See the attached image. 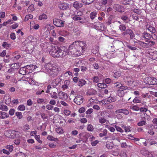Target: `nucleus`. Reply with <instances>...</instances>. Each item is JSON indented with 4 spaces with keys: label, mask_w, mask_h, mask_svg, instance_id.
Wrapping results in <instances>:
<instances>
[{
    "label": "nucleus",
    "mask_w": 157,
    "mask_h": 157,
    "mask_svg": "<svg viewBox=\"0 0 157 157\" xmlns=\"http://www.w3.org/2000/svg\"><path fill=\"white\" fill-rule=\"evenodd\" d=\"M16 157H25V155L22 152L17 153L16 155Z\"/></svg>",
    "instance_id": "nucleus-50"
},
{
    "label": "nucleus",
    "mask_w": 157,
    "mask_h": 157,
    "mask_svg": "<svg viewBox=\"0 0 157 157\" xmlns=\"http://www.w3.org/2000/svg\"><path fill=\"white\" fill-rule=\"evenodd\" d=\"M86 94L88 95H95L97 94V91L93 89H91L88 91Z\"/></svg>",
    "instance_id": "nucleus-17"
},
{
    "label": "nucleus",
    "mask_w": 157,
    "mask_h": 157,
    "mask_svg": "<svg viewBox=\"0 0 157 157\" xmlns=\"http://www.w3.org/2000/svg\"><path fill=\"white\" fill-rule=\"evenodd\" d=\"M75 42H77L79 44L78 45H79V46L81 48H85V46L86 45V43L85 41H79Z\"/></svg>",
    "instance_id": "nucleus-20"
},
{
    "label": "nucleus",
    "mask_w": 157,
    "mask_h": 157,
    "mask_svg": "<svg viewBox=\"0 0 157 157\" xmlns=\"http://www.w3.org/2000/svg\"><path fill=\"white\" fill-rule=\"evenodd\" d=\"M99 121L101 124L104 123L106 121V119L104 118H101L99 119Z\"/></svg>",
    "instance_id": "nucleus-55"
},
{
    "label": "nucleus",
    "mask_w": 157,
    "mask_h": 157,
    "mask_svg": "<svg viewBox=\"0 0 157 157\" xmlns=\"http://www.w3.org/2000/svg\"><path fill=\"white\" fill-rule=\"evenodd\" d=\"M6 149L9 150L10 152H11L13 150V147L12 145H8L6 147Z\"/></svg>",
    "instance_id": "nucleus-47"
},
{
    "label": "nucleus",
    "mask_w": 157,
    "mask_h": 157,
    "mask_svg": "<svg viewBox=\"0 0 157 157\" xmlns=\"http://www.w3.org/2000/svg\"><path fill=\"white\" fill-rule=\"evenodd\" d=\"M58 7L61 10H66L69 8L68 4L65 3H60Z\"/></svg>",
    "instance_id": "nucleus-12"
},
{
    "label": "nucleus",
    "mask_w": 157,
    "mask_h": 157,
    "mask_svg": "<svg viewBox=\"0 0 157 157\" xmlns=\"http://www.w3.org/2000/svg\"><path fill=\"white\" fill-rule=\"evenodd\" d=\"M75 42L72 44L70 45L69 47V51L71 54L76 55V48H75Z\"/></svg>",
    "instance_id": "nucleus-10"
},
{
    "label": "nucleus",
    "mask_w": 157,
    "mask_h": 157,
    "mask_svg": "<svg viewBox=\"0 0 157 157\" xmlns=\"http://www.w3.org/2000/svg\"><path fill=\"white\" fill-rule=\"evenodd\" d=\"M56 131L57 133L61 134H63L64 132V131L61 127H59L56 128Z\"/></svg>",
    "instance_id": "nucleus-24"
},
{
    "label": "nucleus",
    "mask_w": 157,
    "mask_h": 157,
    "mask_svg": "<svg viewBox=\"0 0 157 157\" xmlns=\"http://www.w3.org/2000/svg\"><path fill=\"white\" fill-rule=\"evenodd\" d=\"M113 9L111 7L108 8L105 11V13L109 15H111V11Z\"/></svg>",
    "instance_id": "nucleus-42"
},
{
    "label": "nucleus",
    "mask_w": 157,
    "mask_h": 157,
    "mask_svg": "<svg viewBox=\"0 0 157 157\" xmlns=\"http://www.w3.org/2000/svg\"><path fill=\"white\" fill-rule=\"evenodd\" d=\"M144 82L149 85H154L157 84V79L152 77H147L144 79Z\"/></svg>",
    "instance_id": "nucleus-2"
},
{
    "label": "nucleus",
    "mask_w": 157,
    "mask_h": 157,
    "mask_svg": "<svg viewBox=\"0 0 157 157\" xmlns=\"http://www.w3.org/2000/svg\"><path fill=\"white\" fill-rule=\"evenodd\" d=\"M127 88L128 87L127 86L121 85L119 86L120 89L119 90L124 91V90L127 89Z\"/></svg>",
    "instance_id": "nucleus-54"
},
{
    "label": "nucleus",
    "mask_w": 157,
    "mask_h": 157,
    "mask_svg": "<svg viewBox=\"0 0 157 157\" xmlns=\"http://www.w3.org/2000/svg\"><path fill=\"white\" fill-rule=\"evenodd\" d=\"M62 50L58 46L53 47L51 52V55L53 57H62L63 54H62Z\"/></svg>",
    "instance_id": "nucleus-1"
},
{
    "label": "nucleus",
    "mask_w": 157,
    "mask_h": 157,
    "mask_svg": "<svg viewBox=\"0 0 157 157\" xmlns=\"http://www.w3.org/2000/svg\"><path fill=\"white\" fill-rule=\"evenodd\" d=\"M2 46L3 47L5 48L6 49H7L11 45L10 44H8L6 42H4L2 43Z\"/></svg>",
    "instance_id": "nucleus-33"
},
{
    "label": "nucleus",
    "mask_w": 157,
    "mask_h": 157,
    "mask_svg": "<svg viewBox=\"0 0 157 157\" xmlns=\"http://www.w3.org/2000/svg\"><path fill=\"white\" fill-rule=\"evenodd\" d=\"M56 66L55 65L52 64L50 63H48L46 64L44 67L45 69V71L49 74Z\"/></svg>",
    "instance_id": "nucleus-6"
},
{
    "label": "nucleus",
    "mask_w": 157,
    "mask_h": 157,
    "mask_svg": "<svg viewBox=\"0 0 157 157\" xmlns=\"http://www.w3.org/2000/svg\"><path fill=\"white\" fill-rule=\"evenodd\" d=\"M107 133V130L106 129H105L102 132L100 133L99 136L100 137H102L106 136Z\"/></svg>",
    "instance_id": "nucleus-38"
},
{
    "label": "nucleus",
    "mask_w": 157,
    "mask_h": 157,
    "mask_svg": "<svg viewBox=\"0 0 157 157\" xmlns=\"http://www.w3.org/2000/svg\"><path fill=\"white\" fill-rule=\"evenodd\" d=\"M113 8L116 11L122 13L124 11V7L119 4H114L113 6Z\"/></svg>",
    "instance_id": "nucleus-7"
},
{
    "label": "nucleus",
    "mask_w": 157,
    "mask_h": 157,
    "mask_svg": "<svg viewBox=\"0 0 157 157\" xmlns=\"http://www.w3.org/2000/svg\"><path fill=\"white\" fill-rule=\"evenodd\" d=\"M147 30L151 33H154L156 31L155 28L151 25H147Z\"/></svg>",
    "instance_id": "nucleus-22"
},
{
    "label": "nucleus",
    "mask_w": 157,
    "mask_h": 157,
    "mask_svg": "<svg viewBox=\"0 0 157 157\" xmlns=\"http://www.w3.org/2000/svg\"><path fill=\"white\" fill-rule=\"evenodd\" d=\"M33 15L31 14H29L28 15H27L25 17L24 21H27L29 19L33 18Z\"/></svg>",
    "instance_id": "nucleus-43"
},
{
    "label": "nucleus",
    "mask_w": 157,
    "mask_h": 157,
    "mask_svg": "<svg viewBox=\"0 0 157 157\" xmlns=\"http://www.w3.org/2000/svg\"><path fill=\"white\" fill-rule=\"evenodd\" d=\"M98 87L101 88H105L107 87V85L105 83H98L97 84Z\"/></svg>",
    "instance_id": "nucleus-30"
},
{
    "label": "nucleus",
    "mask_w": 157,
    "mask_h": 157,
    "mask_svg": "<svg viewBox=\"0 0 157 157\" xmlns=\"http://www.w3.org/2000/svg\"><path fill=\"white\" fill-rule=\"evenodd\" d=\"M146 123V121H139V123H138V125L140 126H143L144 125H145Z\"/></svg>",
    "instance_id": "nucleus-57"
},
{
    "label": "nucleus",
    "mask_w": 157,
    "mask_h": 157,
    "mask_svg": "<svg viewBox=\"0 0 157 157\" xmlns=\"http://www.w3.org/2000/svg\"><path fill=\"white\" fill-rule=\"evenodd\" d=\"M83 98L81 95H77L75 98L74 102L78 105H80L83 102Z\"/></svg>",
    "instance_id": "nucleus-9"
},
{
    "label": "nucleus",
    "mask_w": 157,
    "mask_h": 157,
    "mask_svg": "<svg viewBox=\"0 0 157 157\" xmlns=\"http://www.w3.org/2000/svg\"><path fill=\"white\" fill-rule=\"evenodd\" d=\"M87 130L90 132H92L94 130L93 126L91 124H89L87 127Z\"/></svg>",
    "instance_id": "nucleus-45"
},
{
    "label": "nucleus",
    "mask_w": 157,
    "mask_h": 157,
    "mask_svg": "<svg viewBox=\"0 0 157 157\" xmlns=\"http://www.w3.org/2000/svg\"><path fill=\"white\" fill-rule=\"evenodd\" d=\"M119 29L122 32H123L126 29V27L124 24L120 25L119 27Z\"/></svg>",
    "instance_id": "nucleus-32"
},
{
    "label": "nucleus",
    "mask_w": 157,
    "mask_h": 157,
    "mask_svg": "<svg viewBox=\"0 0 157 157\" xmlns=\"http://www.w3.org/2000/svg\"><path fill=\"white\" fill-rule=\"evenodd\" d=\"M142 37L146 39L150 40L152 36L147 32H144L142 34Z\"/></svg>",
    "instance_id": "nucleus-16"
},
{
    "label": "nucleus",
    "mask_w": 157,
    "mask_h": 157,
    "mask_svg": "<svg viewBox=\"0 0 157 157\" xmlns=\"http://www.w3.org/2000/svg\"><path fill=\"white\" fill-rule=\"evenodd\" d=\"M91 142L90 143L91 145L93 146H95L97 145V144L99 143V141L98 140H95L94 141H91Z\"/></svg>",
    "instance_id": "nucleus-49"
},
{
    "label": "nucleus",
    "mask_w": 157,
    "mask_h": 157,
    "mask_svg": "<svg viewBox=\"0 0 157 157\" xmlns=\"http://www.w3.org/2000/svg\"><path fill=\"white\" fill-rule=\"evenodd\" d=\"M65 21L55 18L53 20V23L55 25L58 27H61L64 26Z\"/></svg>",
    "instance_id": "nucleus-4"
},
{
    "label": "nucleus",
    "mask_w": 157,
    "mask_h": 157,
    "mask_svg": "<svg viewBox=\"0 0 157 157\" xmlns=\"http://www.w3.org/2000/svg\"><path fill=\"white\" fill-rule=\"evenodd\" d=\"M72 19L74 21H79L81 19V17H79L78 15H75L72 17Z\"/></svg>",
    "instance_id": "nucleus-48"
},
{
    "label": "nucleus",
    "mask_w": 157,
    "mask_h": 157,
    "mask_svg": "<svg viewBox=\"0 0 157 157\" xmlns=\"http://www.w3.org/2000/svg\"><path fill=\"white\" fill-rule=\"evenodd\" d=\"M18 132H19L18 131L10 129L6 131V133H10L11 138H13L17 137V136L16 135L18 133Z\"/></svg>",
    "instance_id": "nucleus-11"
},
{
    "label": "nucleus",
    "mask_w": 157,
    "mask_h": 157,
    "mask_svg": "<svg viewBox=\"0 0 157 157\" xmlns=\"http://www.w3.org/2000/svg\"><path fill=\"white\" fill-rule=\"evenodd\" d=\"M127 46L129 48V49L132 50H135L137 49V48L136 47H132L129 44L127 45Z\"/></svg>",
    "instance_id": "nucleus-59"
},
{
    "label": "nucleus",
    "mask_w": 157,
    "mask_h": 157,
    "mask_svg": "<svg viewBox=\"0 0 157 157\" xmlns=\"http://www.w3.org/2000/svg\"><path fill=\"white\" fill-rule=\"evenodd\" d=\"M121 19L123 20L124 22H126V21L128 19V17L125 15H123L121 16Z\"/></svg>",
    "instance_id": "nucleus-39"
},
{
    "label": "nucleus",
    "mask_w": 157,
    "mask_h": 157,
    "mask_svg": "<svg viewBox=\"0 0 157 157\" xmlns=\"http://www.w3.org/2000/svg\"><path fill=\"white\" fill-rule=\"evenodd\" d=\"M86 83V81L84 79H80L78 81V85L80 86H82Z\"/></svg>",
    "instance_id": "nucleus-26"
},
{
    "label": "nucleus",
    "mask_w": 157,
    "mask_h": 157,
    "mask_svg": "<svg viewBox=\"0 0 157 157\" xmlns=\"http://www.w3.org/2000/svg\"><path fill=\"white\" fill-rule=\"evenodd\" d=\"M64 113L66 115L69 116L70 115V113H71V112H70V110L66 109L64 111Z\"/></svg>",
    "instance_id": "nucleus-63"
},
{
    "label": "nucleus",
    "mask_w": 157,
    "mask_h": 157,
    "mask_svg": "<svg viewBox=\"0 0 157 157\" xmlns=\"http://www.w3.org/2000/svg\"><path fill=\"white\" fill-rule=\"evenodd\" d=\"M112 1V0H102L101 3L103 5H105L108 2H111Z\"/></svg>",
    "instance_id": "nucleus-51"
},
{
    "label": "nucleus",
    "mask_w": 157,
    "mask_h": 157,
    "mask_svg": "<svg viewBox=\"0 0 157 157\" xmlns=\"http://www.w3.org/2000/svg\"><path fill=\"white\" fill-rule=\"evenodd\" d=\"M26 69L25 67L21 68L19 71V73L23 75H25L26 73Z\"/></svg>",
    "instance_id": "nucleus-18"
},
{
    "label": "nucleus",
    "mask_w": 157,
    "mask_h": 157,
    "mask_svg": "<svg viewBox=\"0 0 157 157\" xmlns=\"http://www.w3.org/2000/svg\"><path fill=\"white\" fill-rule=\"evenodd\" d=\"M16 115L19 119H21L22 117V113L21 112H17L16 113Z\"/></svg>",
    "instance_id": "nucleus-53"
},
{
    "label": "nucleus",
    "mask_w": 157,
    "mask_h": 157,
    "mask_svg": "<svg viewBox=\"0 0 157 157\" xmlns=\"http://www.w3.org/2000/svg\"><path fill=\"white\" fill-rule=\"evenodd\" d=\"M34 6L31 4L29 6L27 9V11L29 12H32L34 10Z\"/></svg>",
    "instance_id": "nucleus-31"
},
{
    "label": "nucleus",
    "mask_w": 157,
    "mask_h": 157,
    "mask_svg": "<svg viewBox=\"0 0 157 157\" xmlns=\"http://www.w3.org/2000/svg\"><path fill=\"white\" fill-rule=\"evenodd\" d=\"M6 50H4L0 54V56L2 57H4L6 56Z\"/></svg>",
    "instance_id": "nucleus-61"
},
{
    "label": "nucleus",
    "mask_w": 157,
    "mask_h": 157,
    "mask_svg": "<svg viewBox=\"0 0 157 157\" xmlns=\"http://www.w3.org/2000/svg\"><path fill=\"white\" fill-rule=\"evenodd\" d=\"M10 37L11 39L14 40L16 38V36L15 35V33H12L10 34Z\"/></svg>",
    "instance_id": "nucleus-62"
},
{
    "label": "nucleus",
    "mask_w": 157,
    "mask_h": 157,
    "mask_svg": "<svg viewBox=\"0 0 157 157\" xmlns=\"http://www.w3.org/2000/svg\"><path fill=\"white\" fill-rule=\"evenodd\" d=\"M83 5L82 2L77 1L75 2L73 4V6L76 10H78Z\"/></svg>",
    "instance_id": "nucleus-13"
},
{
    "label": "nucleus",
    "mask_w": 157,
    "mask_h": 157,
    "mask_svg": "<svg viewBox=\"0 0 157 157\" xmlns=\"http://www.w3.org/2000/svg\"><path fill=\"white\" fill-rule=\"evenodd\" d=\"M94 102H91L88 103L87 105V106L88 107L93 106V108H100L99 106L97 105H94Z\"/></svg>",
    "instance_id": "nucleus-25"
},
{
    "label": "nucleus",
    "mask_w": 157,
    "mask_h": 157,
    "mask_svg": "<svg viewBox=\"0 0 157 157\" xmlns=\"http://www.w3.org/2000/svg\"><path fill=\"white\" fill-rule=\"evenodd\" d=\"M151 56L150 57L153 60H155L157 58V51H150L149 53Z\"/></svg>",
    "instance_id": "nucleus-14"
},
{
    "label": "nucleus",
    "mask_w": 157,
    "mask_h": 157,
    "mask_svg": "<svg viewBox=\"0 0 157 157\" xmlns=\"http://www.w3.org/2000/svg\"><path fill=\"white\" fill-rule=\"evenodd\" d=\"M139 44L141 46L145 48H148L149 47L150 45L149 44L146 43L142 41H140V42Z\"/></svg>",
    "instance_id": "nucleus-28"
},
{
    "label": "nucleus",
    "mask_w": 157,
    "mask_h": 157,
    "mask_svg": "<svg viewBox=\"0 0 157 157\" xmlns=\"http://www.w3.org/2000/svg\"><path fill=\"white\" fill-rule=\"evenodd\" d=\"M75 48H76V55L78 56H80L82 54L83 52L85 50V48H81L79 46L77 42H75Z\"/></svg>",
    "instance_id": "nucleus-5"
},
{
    "label": "nucleus",
    "mask_w": 157,
    "mask_h": 157,
    "mask_svg": "<svg viewBox=\"0 0 157 157\" xmlns=\"http://www.w3.org/2000/svg\"><path fill=\"white\" fill-rule=\"evenodd\" d=\"M132 18L134 20L138 21L139 22L141 21H142L141 19H142L141 17H139L136 14H133L132 15Z\"/></svg>",
    "instance_id": "nucleus-19"
},
{
    "label": "nucleus",
    "mask_w": 157,
    "mask_h": 157,
    "mask_svg": "<svg viewBox=\"0 0 157 157\" xmlns=\"http://www.w3.org/2000/svg\"><path fill=\"white\" fill-rule=\"evenodd\" d=\"M117 94L120 97H123L124 95V93L123 91L118 90L117 91Z\"/></svg>",
    "instance_id": "nucleus-41"
},
{
    "label": "nucleus",
    "mask_w": 157,
    "mask_h": 157,
    "mask_svg": "<svg viewBox=\"0 0 157 157\" xmlns=\"http://www.w3.org/2000/svg\"><path fill=\"white\" fill-rule=\"evenodd\" d=\"M132 101L135 103H141V101L140 98L137 97H136Z\"/></svg>",
    "instance_id": "nucleus-37"
},
{
    "label": "nucleus",
    "mask_w": 157,
    "mask_h": 157,
    "mask_svg": "<svg viewBox=\"0 0 157 157\" xmlns=\"http://www.w3.org/2000/svg\"><path fill=\"white\" fill-rule=\"evenodd\" d=\"M106 147L109 149H111L112 148V143L109 142H107L106 145Z\"/></svg>",
    "instance_id": "nucleus-44"
},
{
    "label": "nucleus",
    "mask_w": 157,
    "mask_h": 157,
    "mask_svg": "<svg viewBox=\"0 0 157 157\" xmlns=\"http://www.w3.org/2000/svg\"><path fill=\"white\" fill-rule=\"evenodd\" d=\"M115 128L116 129V130L117 131L121 132H123V129H122L121 128L119 127L118 126H117L116 125H115Z\"/></svg>",
    "instance_id": "nucleus-58"
},
{
    "label": "nucleus",
    "mask_w": 157,
    "mask_h": 157,
    "mask_svg": "<svg viewBox=\"0 0 157 157\" xmlns=\"http://www.w3.org/2000/svg\"><path fill=\"white\" fill-rule=\"evenodd\" d=\"M121 73L119 71H117L114 73L113 76L115 78H117L121 76Z\"/></svg>",
    "instance_id": "nucleus-36"
},
{
    "label": "nucleus",
    "mask_w": 157,
    "mask_h": 157,
    "mask_svg": "<svg viewBox=\"0 0 157 157\" xmlns=\"http://www.w3.org/2000/svg\"><path fill=\"white\" fill-rule=\"evenodd\" d=\"M47 15L44 14L43 13L42 15H40L39 17V19L40 20H42L43 19H46L47 18Z\"/></svg>",
    "instance_id": "nucleus-40"
},
{
    "label": "nucleus",
    "mask_w": 157,
    "mask_h": 157,
    "mask_svg": "<svg viewBox=\"0 0 157 157\" xmlns=\"http://www.w3.org/2000/svg\"><path fill=\"white\" fill-rule=\"evenodd\" d=\"M122 3L124 5L129 4L131 0H121Z\"/></svg>",
    "instance_id": "nucleus-56"
},
{
    "label": "nucleus",
    "mask_w": 157,
    "mask_h": 157,
    "mask_svg": "<svg viewBox=\"0 0 157 157\" xmlns=\"http://www.w3.org/2000/svg\"><path fill=\"white\" fill-rule=\"evenodd\" d=\"M67 98L68 97L67 94L64 93L63 96L62 97H60L59 99L64 100L67 99Z\"/></svg>",
    "instance_id": "nucleus-60"
},
{
    "label": "nucleus",
    "mask_w": 157,
    "mask_h": 157,
    "mask_svg": "<svg viewBox=\"0 0 157 157\" xmlns=\"http://www.w3.org/2000/svg\"><path fill=\"white\" fill-rule=\"evenodd\" d=\"M44 45L46 46V48L47 49L51 50L50 48L51 47V44L47 42H45Z\"/></svg>",
    "instance_id": "nucleus-52"
},
{
    "label": "nucleus",
    "mask_w": 157,
    "mask_h": 157,
    "mask_svg": "<svg viewBox=\"0 0 157 157\" xmlns=\"http://www.w3.org/2000/svg\"><path fill=\"white\" fill-rule=\"evenodd\" d=\"M97 13L95 12H93L90 14V17L92 20H93L95 17Z\"/></svg>",
    "instance_id": "nucleus-34"
},
{
    "label": "nucleus",
    "mask_w": 157,
    "mask_h": 157,
    "mask_svg": "<svg viewBox=\"0 0 157 157\" xmlns=\"http://www.w3.org/2000/svg\"><path fill=\"white\" fill-rule=\"evenodd\" d=\"M8 114L4 112H0V117L2 118H5L8 117Z\"/></svg>",
    "instance_id": "nucleus-21"
},
{
    "label": "nucleus",
    "mask_w": 157,
    "mask_h": 157,
    "mask_svg": "<svg viewBox=\"0 0 157 157\" xmlns=\"http://www.w3.org/2000/svg\"><path fill=\"white\" fill-rule=\"evenodd\" d=\"M35 139L39 142L40 144H42V141L40 140V136L39 135H36L35 136Z\"/></svg>",
    "instance_id": "nucleus-46"
},
{
    "label": "nucleus",
    "mask_w": 157,
    "mask_h": 157,
    "mask_svg": "<svg viewBox=\"0 0 157 157\" xmlns=\"http://www.w3.org/2000/svg\"><path fill=\"white\" fill-rule=\"evenodd\" d=\"M116 100V98L115 97H109L108 98L107 101H108L109 102H114Z\"/></svg>",
    "instance_id": "nucleus-35"
},
{
    "label": "nucleus",
    "mask_w": 157,
    "mask_h": 157,
    "mask_svg": "<svg viewBox=\"0 0 157 157\" xmlns=\"http://www.w3.org/2000/svg\"><path fill=\"white\" fill-rule=\"evenodd\" d=\"M69 52H70L69 51V49H63V50H62V54H63V55L62 56V57L65 56L66 55H70V54L69 53Z\"/></svg>",
    "instance_id": "nucleus-29"
},
{
    "label": "nucleus",
    "mask_w": 157,
    "mask_h": 157,
    "mask_svg": "<svg viewBox=\"0 0 157 157\" xmlns=\"http://www.w3.org/2000/svg\"><path fill=\"white\" fill-rule=\"evenodd\" d=\"M120 155V157H126V153L123 151L121 152Z\"/></svg>",
    "instance_id": "nucleus-64"
},
{
    "label": "nucleus",
    "mask_w": 157,
    "mask_h": 157,
    "mask_svg": "<svg viewBox=\"0 0 157 157\" xmlns=\"http://www.w3.org/2000/svg\"><path fill=\"white\" fill-rule=\"evenodd\" d=\"M121 35L124 37L126 36L127 35H129L130 36V38L131 39H133L135 36V35L133 31L129 28L126 29L122 33Z\"/></svg>",
    "instance_id": "nucleus-3"
},
{
    "label": "nucleus",
    "mask_w": 157,
    "mask_h": 157,
    "mask_svg": "<svg viewBox=\"0 0 157 157\" xmlns=\"http://www.w3.org/2000/svg\"><path fill=\"white\" fill-rule=\"evenodd\" d=\"M94 0H82V2L85 5H89L93 2Z\"/></svg>",
    "instance_id": "nucleus-23"
},
{
    "label": "nucleus",
    "mask_w": 157,
    "mask_h": 157,
    "mask_svg": "<svg viewBox=\"0 0 157 157\" xmlns=\"http://www.w3.org/2000/svg\"><path fill=\"white\" fill-rule=\"evenodd\" d=\"M116 113H123L125 114H128L129 113V111L126 109H119L116 111Z\"/></svg>",
    "instance_id": "nucleus-15"
},
{
    "label": "nucleus",
    "mask_w": 157,
    "mask_h": 157,
    "mask_svg": "<svg viewBox=\"0 0 157 157\" xmlns=\"http://www.w3.org/2000/svg\"><path fill=\"white\" fill-rule=\"evenodd\" d=\"M47 139L50 141H58V139L57 138H55L52 136L49 135L48 136Z\"/></svg>",
    "instance_id": "nucleus-27"
},
{
    "label": "nucleus",
    "mask_w": 157,
    "mask_h": 157,
    "mask_svg": "<svg viewBox=\"0 0 157 157\" xmlns=\"http://www.w3.org/2000/svg\"><path fill=\"white\" fill-rule=\"evenodd\" d=\"M59 71V69L56 66L54 67H53V69H52L49 74L51 76L54 77L57 75Z\"/></svg>",
    "instance_id": "nucleus-8"
}]
</instances>
